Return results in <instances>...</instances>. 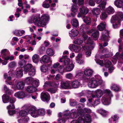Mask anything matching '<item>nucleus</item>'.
Wrapping results in <instances>:
<instances>
[{
	"label": "nucleus",
	"mask_w": 123,
	"mask_h": 123,
	"mask_svg": "<svg viewBox=\"0 0 123 123\" xmlns=\"http://www.w3.org/2000/svg\"><path fill=\"white\" fill-rule=\"evenodd\" d=\"M103 82L101 77L99 75H96L90 79L88 81V86L91 88H95L101 85Z\"/></svg>",
	"instance_id": "1"
},
{
	"label": "nucleus",
	"mask_w": 123,
	"mask_h": 123,
	"mask_svg": "<svg viewBox=\"0 0 123 123\" xmlns=\"http://www.w3.org/2000/svg\"><path fill=\"white\" fill-rule=\"evenodd\" d=\"M69 111H66L63 113H59L58 116L60 117L57 120L58 123H65L66 121L70 117L69 115Z\"/></svg>",
	"instance_id": "2"
},
{
	"label": "nucleus",
	"mask_w": 123,
	"mask_h": 123,
	"mask_svg": "<svg viewBox=\"0 0 123 123\" xmlns=\"http://www.w3.org/2000/svg\"><path fill=\"white\" fill-rule=\"evenodd\" d=\"M123 20V13L121 12H118L117 14L112 16L111 20V23L117 22L119 25H120V22Z\"/></svg>",
	"instance_id": "3"
},
{
	"label": "nucleus",
	"mask_w": 123,
	"mask_h": 123,
	"mask_svg": "<svg viewBox=\"0 0 123 123\" xmlns=\"http://www.w3.org/2000/svg\"><path fill=\"white\" fill-rule=\"evenodd\" d=\"M49 20V16L46 14H43L42 15L40 19V22L38 23V25L39 26L44 27L46 25L47 22Z\"/></svg>",
	"instance_id": "4"
},
{
	"label": "nucleus",
	"mask_w": 123,
	"mask_h": 123,
	"mask_svg": "<svg viewBox=\"0 0 123 123\" xmlns=\"http://www.w3.org/2000/svg\"><path fill=\"white\" fill-rule=\"evenodd\" d=\"M82 111L81 110H76V109H73L71 111L70 116V112L69 115L70 116L69 118H76L78 115H81L82 113H80Z\"/></svg>",
	"instance_id": "5"
},
{
	"label": "nucleus",
	"mask_w": 123,
	"mask_h": 123,
	"mask_svg": "<svg viewBox=\"0 0 123 123\" xmlns=\"http://www.w3.org/2000/svg\"><path fill=\"white\" fill-rule=\"evenodd\" d=\"M28 113L31 116L34 117H37L39 116L36 107L33 106H31L30 107Z\"/></svg>",
	"instance_id": "6"
},
{
	"label": "nucleus",
	"mask_w": 123,
	"mask_h": 123,
	"mask_svg": "<svg viewBox=\"0 0 123 123\" xmlns=\"http://www.w3.org/2000/svg\"><path fill=\"white\" fill-rule=\"evenodd\" d=\"M25 83L23 81L18 82L16 85H13L12 88L15 90H22L24 88Z\"/></svg>",
	"instance_id": "7"
},
{
	"label": "nucleus",
	"mask_w": 123,
	"mask_h": 123,
	"mask_svg": "<svg viewBox=\"0 0 123 123\" xmlns=\"http://www.w3.org/2000/svg\"><path fill=\"white\" fill-rule=\"evenodd\" d=\"M80 31L83 33L86 32L88 34H90L92 30L88 31L89 29L88 26H86L84 24H83L80 27Z\"/></svg>",
	"instance_id": "8"
},
{
	"label": "nucleus",
	"mask_w": 123,
	"mask_h": 123,
	"mask_svg": "<svg viewBox=\"0 0 123 123\" xmlns=\"http://www.w3.org/2000/svg\"><path fill=\"white\" fill-rule=\"evenodd\" d=\"M41 98L42 101L47 102L49 100L50 98L49 94L47 92H43L41 95Z\"/></svg>",
	"instance_id": "9"
},
{
	"label": "nucleus",
	"mask_w": 123,
	"mask_h": 123,
	"mask_svg": "<svg viewBox=\"0 0 123 123\" xmlns=\"http://www.w3.org/2000/svg\"><path fill=\"white\" fill-rule=\"evenodd\" d=\"M111 97L108 96L107 95L103 96L102 99V101L103 104L106 105H108L111 103Z\"/></svg>",
	"instance_id": "10"
},
{
	"label": "nucleus",
	"mask_w": 123,
	"mask_h": 123,
	"mask_svg": "<svg viewBox=\"0 0 123 123\" xmlns=\"http://www.w3.org/2000/svg\"><path fill=\"white\" fill-rule=\"evenodd\" d=\"M60 62H63V64L65 66L71 63L70 59L68 58L67 56H63L59 59Z\"/></svg>",
	"instance_id": "11"
},
{
	"label": "nucleus",
	"mask_w": 123,
	"mask_h": 123,
	"mask_svg": "<svg viewBox=\"0 0 123 123\" xmlns=\"http://www.w3.org/2000/svg\"><path fill=\"white\" fill-rule=\"evenodd\" d=\"M91 30H92V31L90 34H89L91 35L94 40H96L99 37L98 31L97 30H94L93 29H92Z\"/></svg>",
	"instance_id": "12"
},
{
	"label": "nucleus",
	"mask_w": 123,
	"mask_h": 123,
	"mask_svg": "<svg viewBox=\"0 0 123 123\" xmlns=\"http://www.w3.org/2000/svg\"><path fill=\"white\" fill-rule=\"evenodd\" d=\"M82 37L84 41L86 40V44H95L91 40L90 37H88L86 35L85 33H82Z\"/></svg>",
	"instance_id": "13"
},
{
	"label": "nucleus",
	"mask_w": 123,
	"mask_h": 123,
	"mask_svg": "<svg viewBox=\"0 0 123 123\" xmlns=\"http://www.w3.org/2000/svg\"><path fill=\"white\" fill-rule=\"evenodd\" d=\"M68 48L71 50L73 49L76 53L78 52L81 50V48L80 46H75L72 44H70Z\"/></svg>",
	"instance_id": "14"
},
{
	"label": "nucleus",
	"mask_w": 123,
	"mask_h": 123,
	"mask_svg": "<svg viewBox=\"0 0 123 123\" xmlns=\"http://www.w3.org/2000/svg\"><path fill=\"white\" fill-rule=\"evenodd\" d=\"M78 9V7L77 6L76 4H74L72 5L71 7V11L74 13H71V15L72 17H74L75 16L76 14L75 13L77 12Z\"/></svg>",
	"instance_id": "15"
},
{
	"label": "nucleus",
	"mask_w": 123,
	"mask_h": 123,
	"mask_svg": "<svg viewBox=\"0 0 123 123\" xmlns=\"http://www.w3.org/2000/svg\"><path fill=\"white\" fill-rule=\"evenodd\" d=\"M71 87L70 83L68 82H64L61 81V83L60 88L61 89H66Z\"/></svg>",
	"instance_id": "16"
},
{
	"label": "nucleus",
	"mask_w": 123,
	"mask_h": 123,
	"mask_svg": "<svg viewBox=\"0 0 123 123\" xmlns=\"http://www.w3.org/2000/svg\"><path fill=\"white\" fill-rule=\"evenodd\" d=\"M79 31L76 29H72L69 32V35L72 38L77 36L79 34Z\"/></svg>",
	"instance_id": "17"
},
{
	"label": "nucleus",
	"mask_w": 123,
	"mask_h": 123,
	"mask_svg": "<svg viewBox=\"0 0 123 123\" xmlns=\"http://www.w3.org/2000/svg\"><path fill=\"white\" fill-rule=\"evenodd\" d=\"M109 32L107 30L105 31L102 33L101 39L103 40L106 41L108 40V38L109 37Z\"/></svg>",
	"instance_id": "18"
},
{
	"label": "nucleus",
	"mask_w": 123,
	"mask_h": 123,
	"mask_svg": "<svg viewBox=\"0 0 123 123\" xmlns=\"http://www.w3.org/2000/svg\"><path fill=\"white\" fill-rule=\"evenodd\" d=\"M14 95L16 97L19 98H22L26 96L25 93L23 91L18 92L15 93Z\"/></svg>",
	"instance_id": "19"
},
{
	"label": "nucleus",
	"mask_w": 123,
	"mask_h": 123,
	"mask_svg": "<svg viewBox=\"0 0 123 123\" xmlns=\"http://www.w3.org/2000/svg\"><path fill=\"white\" fill-rule=\"evenodd\" d=\"M74 66V64L71 62L65 66V70L66 71H70L73 70Z\"/></svg>",
	"instance_id": "20"
},
{
	"label": "nucleus",
	"mask_w": 123,
	"mask_h": 123,
	"mask_svg": "<svg viewBox=\"0 0 123 123\" xmlns=\"http://www.w3.org/2000/svg\"><path fill=\"white\" fill-rule=\"evenodd\" d=\"M93 72V71L90 68H86L84 71V74L87 77L91 76Z\"/></svg>",
	"instance_id": "21"
},
{
	"label": "nucleus",
	"mask_w": 123,
	"mask_h": 123,
	"mask_svg": "<svg viewBox=\"0 0 123 123\" xmlns=\"http://www.w3.org/2000/svg\"><path fill=\"white\" fill-rule=\"evenodd\" d=\"M114 4L117 7L121 8L123 6V0H116Z\"/></svg>",
	"instance_id": "22"
},
{
	"label": "nucleus",
	"mask_w": 123,
	"mask_h": 123,
	"mask_svg": "<svg viewBox=\"0 0 123 123\" xmlns=\"http://www.w3.org/2000/svg\"><path fill=\"white\" fill-rule=\"evenodd\" d=\"M72 87L74 88H78L80 86V83L77 80H74L71 82L70 83Z\"/></svg>",
	"instance_id": "23"
},
{
	"label": "nucleus",
	"mask_w": 123,
	"mask_h": 123,
	"mask_svg": "<svg viewBox=\"0 0 123 123\" xmlns=\"http://www.w3.org/2000/svg\"><path fill=\"white\" fill-rule=\"evenodd\" d=\"M40 56L37 54L34 55L32 56V61L35 63H37L40 60Z\"/></svg>",
	"instance_id": "24"
},
{
	"label": "nucleus",
	"mask_w": 123,
	"mask_h": 123,
	"mask_svg": "<svg viewBox=\"0 0 123 123\" xmlns=\"http://www.w3.org/2000/svg\"><path fill=\"white\" fill-rule=\"evenodd\" d=\"M36 88L34 87L31 86H28L26 89V91L30 93H32L36 91Z\"/></svg>",
	"instance_id": "25"
},
{
	"label": "nucleus",
	"mask_w": 123,
	"mask_h": 123,
	"mask_svg": "<svg viewBox=\"0 0 123 123\" xmlns=\"http://www.w3.org/2000/svg\"><path fill=\"white\" fill-rule=\"evenodd\" d=\"M80 12L84 14H86L88 12V10L87 8L85 6L80 7L79 9Z\"/></svg>",
	"instance_id": "26"
},
{
	"label": "nucleus",
	"mask_w": 123,
	"mask_h": 123,
	"mask_svg": "<svg viewBox=\"0 0 123 123\" xmlns=\"http://www.w3.org/2000/svg\"><path fill=\"white\" fill-rule=\"evenodd\" d=\"M106 25V23L105 22H102L97 26V28L100 31H102L105 29Z\"/></svg>",
	"instance_id": "27"
},
{
	"label": "nucleus",
	"mask_w": 123,
	"mask_h": 123,
	"mask_svg": "<svg viewBox=\"0 0 123 123\" xmlns=\"http://www.w3.org/2000/svg\"><path fill=\"white\" fill-rule=\"evenodd\" d=\"M101 12L100 9L98 8H94L92 10V13L93 15L97 16L99 15Z\"/></svg>",
	"instance_id": "28"
},
{
	"label": "nucleus",
	"mask_w": 123,
	"mask_h": 123,
	"mask_svg": "<svg viewBox=\"0 0 123 123\" xmlns=\"http://www.w3.org/2000/svg\"><path fill=\"white\" fill-rule=\"evenodd\" d=\"M71 123H85V121L84 118L79 117L77 120L72 121Z\"/></svg>",
	"instance_id": "29"
},
{
	"label": "nucleus",
	"mask_w": 123,
	"mask_h": 123,
	"mask_svg": "<svg viewBox=\"0 0 123 123\" xmlns=\"http://www.w3.org/2000/svg\"><path fill=\"white\" fill-rule=\"evenodd\" d=\"M71 23L72 26L75 27H78L79 25V22L78 20L76 18L71 20Z\"/></svg>",
	"instance_id": "30"
},
{
	"label": "nucleus",
	"mask_w": 123,
	"mask_h": 123,
	"mask_svg": "<svg viewBox=\"0 0 123 123\" xmlns=\"http://www.w3.org/2000/svg\"><path fill=\"white\" fill-rule=\"evenodd\" d=\"M81 54H79L76 57L75 59L77 62L80 64H81L83 62V61L81 58Z\"/></svg>",
	"instance_id": "31"
},
{
	"label": "nucleus",
	"mask_w": 123,
	"mask_h": 123,
	"mask_svg": "<svg viewBox=\"0 0 123 123\" xmlns=\"http://www.w3.org/2000/svg\"><path fill=\"white\" fill-rule=\"evenodd\" d=\"M96 96L98 98L101 97L103 95V91L100 89H98L95 91Z\"/></svg>",
	"instance_id": "32"
},
{
	"label": "nucleus",
	"mask_w": 123,
	"mask_h": 123,
	"mask_svg": "<svg viewBox=\"0 0 123 123\" xmlns=\"http://www.w3.org/2000/svg\"><path fill=\"white\" fill-rule=\"evenodd\" d=\"M7 76L6 74H4V78L5 79H7L6 80V81L5 82H6V84H9L10 85H12L13 83L12 82H8V81L11 80L12 79V77H11L8 76L7 77Z\"/></svg>",
	"instance_id": "33"
},
{
	"label": "nucleus",
	"mask_w": 123,
	"mask_h": 123,
	"mask_svg": "<svg viewBox=\"0 0 123 123\" xmlns=\"http://www.w3.org/2000/svg\"><path fill=\"white\" fill-rule=\"evenodd\" d=\"M25 32V31L23 30H16L14 31V33L16 36H22Z\"/></svg>",
	"instance_id": "34"
},
{
	"label": "nucleus",
	"mask_w": 123,
	"mask_h": 123,
	"mask_svg": "<svg viewBox=\"0 0 123 123\" xmlns=\"http://www.w3.org/2000/svg\"><path fill=\"white\" fill-rule=\"evenodd\" d=\"M106 4V1H103L98 5V6L101 10H103L105 9Z\"/></svg>",
	"instance_id": "35"
},
{
	"label": "nucleus",
	"mask_w": 123,
	"mask_h": 123,
	"mask_svg": "<svg viewBox=\"0 0 123 123\" xmlns=\"http://www.w3.org/2000/svg\"><path fill=\"white\" fill-rule=\"evenodd\" d=\"M38 111L39 116H43L45 114L46 111L44 109L41 108L38 109Z\"/></svg>",
	"instance_id": "36"
},
{
	"label": "nucleus",
	"mask_w": 123,
	"mask_h": 123,
	"mask_svg": "<svg viewBox=\"0 0 123 123\" xmlns=\"http://www.w3.org/2000/svg\"><path fill=\"white\" fill-rule=\"evenodd\" d=\"M2 100L4 103H6L8 102L9 99V97L6 94H4L2 97Z\"/></svg>",
	"instance_id": "37"
},
{
	"label": "nucleus",
	"mask_w": 123,
	"mask_h": 123,
	"mask_svg": "<svg viewBox=\"0 0 123 123\" xmlns=\"http://www.w3.org/2000/svg\"><path fill=\"white\" fill-rule=\"evenodd\" d=\"M49 60V57L47 55H45L43 56L42 57V60L40 61L41 63H42V61L43 62L47 63Z\"/></svg>",
	"instance_id": "38"
},
{
	"label": "nucleus",
	"mask_w": 123,
	"mask_h": 123,
	"mask_svg": "<svg viewBox=\"0 0 123 123\" xmlns=\"http://www.w3.org/2000/svg\"><path fill=\"white\" fill-rule=\"evenodd\" d=\"M17 76L18 77H21L23 75L22 70L21 68H17L16 69Z\"/></svg>",
	"instance_id": "39"
},
{
	"label": "nucleus",
	"mask_w": 123,
	"mask_h": 123,
	"mask_svg": "<svg viewBox=\"0 0 123 123\" xmlns=\"http://www.w3.org/2000/svg\"><path fill=\"white\" fill-rule=\"evenodd\" d=\"M33 86L36 87L38 86L39 85V80L36 78H34L32 84Z\"/></svg>",
	"instance_id": "40"
},
{
	"label": "nucleus",
	"mask_w": 123,
	"mask_h": 123,
	"mask_svg": "<svg viewBox=\"0 0 123 123\" xmlns=\"http://www.w3.org/2000/svg\"><path fill=\"white\" fill-rule=\"evenodd\" d=\"M106 11L108 14H111L114 13V10L112 7L110 6L106 8Z\"/></svg>",
	"instance_id": "41"
},
{
	"label": "nucleus",
	"mask_w": 123,
	"mask_h": 123,
	"mask_svg": "<svg viewBox=\"0 0 123 123\" xmlns=\"http://www.w3.org/2000/svg\"><path fill=\"white\" fill-rule=\"evenodd\" d=\"M85 121L87 123H91V117L89 115H86L84 117Z\"/></svg>",
	"instance_id": "42"
},
{
	"label": "nucleus",
	"mask_w": 123,
	"mask_h": 123,
	"mask_svg": "<svg viewBox=\"0 0 123 123\" xmlns=\"http://www.w3.org/2000/svg\"><path fill=\"white\" fill-rule=\"evenodd\" d=\"M47 54L49 56H53L55 53L53 50L51 48H48L46 50Z\"/></svg>",
	"instance_id": "43"
},
{
	"label": "nucleus",
	"mask_w": 123,
	"mask_h": 123,
	"mask_svg": "<svg viewBox=\"0 0 123 123\" xmlns=\"http://www.w3.org/2000/svg\"><path fill=\"white\" fill-rule=\"evenodd\" d=\"M84 21L87 25H90L91 24V21L90 18L89 17H86L84 19Z\"/></svg>",
	"instance_id": "44"
},
{
	"label": "nucleus",
	"mask_w": 123,
	"mask_h": 123,
	"mask_svg": "<svg viewBox=\"0 0 123 123\" xmlns=\"http://www.w3.org/2000/svg\"><path fill=\"white\" fill-rule=\"evenodd\" d=\"M32 66L31 64H27L24 68V71L25 72H27L29 71L31 69Z\"/></svg>",
	"instance_id": "45"
},
{
	"label": "nucleus",
	"mask_w": 123,
	"mask_h": 123,
	"mask_svg": "<svg viewBox=\"0 0 123 123\" xmlns=\"http://www.w3.org/2000/svg\"><path fill=\"white\" fill-rule=\"evenodd\" d=\"M26 62L25 61L24 59H23L22 60H20L18 63L19 66L21 68L24 67L26 65Z\"/></svg>",
	"instance_id": "46"
},
{
	"label": "nucleus",
	"mask_w": 123,
	"mask_h": 123,
	"mask_svg": "<svg viewBox=\"0 0 123 123\" xmlns=\"http://www.w3.org/2000/svg\"><path fill=\"white\" fill-rule=\"evenodd\" d=\"M92 47H91V48H90L89 50L86 51V57H89L90 56L91 52V50L95 46V44H92Z\"/></svg>",
	"instance_id": "47"
},
{
	"label": "nucleus",
	"mask_w": 123,
	"mask_h": 123,
	"mask_svg": "<svg viewBox=\"0 0 123 123\" xmlns=\"http://www.w3.org/2000/svg\"><path fill=\"white\" fill-rule=\"evenodd\" d=\"M103 92L107 94L108 96H109L110 97H111L112 96V94L110 90L108 89H106L104 90L103 91Z\"/></svg>",
	"instance_id": "48"
},
{
	"label": "nucleus",
	"mask_w": 123,
	"mask_h": 123,
	"mask_svg": "<svg viewBox=\"0 0 123 123\" xmlns=\"http://www.w3.org/2000/svg\"><path fill=\"white\" fill-rule=\"evenodd\" d=\"M34 79L31 77H27L25 79V81L28 84H32Z\"/></svg>",
	"instance_id": "49"
},
{
	"label": "nucleus",
	"mask_w": 123,
	"mask_h": 123,
	"mask_svg": "<svg viewBox=\"0 0 123 123\" xmlns=\"http://www.w3.org/2000/svg\"><path fill=\"white\" fill-rule=\"evenodd\" d=\"M17 114L21 116H24L26 115L27 113L25 110H21Z\"/></svg>",
	"instance_id": "50"
},
{
	"label": "nucleus",
	"mask_w": 123,
	"mask_h": 123,
	"mask_svg": "<svg viewBox=\"0 0 123 123\" xmlns=\"http://www.w3.org/2000/svg\"><path fill=\"white\" fill-rule=\"evenodd\" d=\"M36 72V71L35 69L31 68L28 74L30 76H33L35 74Z\"/></svg>",
	"instance_id": "51"
},
{
	"label": "nucleus",
	"mask_w": 123,
	"mask_h": 123,
	"mask_svg": "<svg viewBox=\"0 0 123 123\" xmlns=\"http://www.w3.org/2000/svg\"><path fill=\"white\" fill-rule=\"evenodd\" d=\"M7 52V50L6 49H4L2 50L1 52L2 58L4 59V57H5L6 54Z\"/></svg>",
	"instance_id": "52"
},
{
	"label": "nucleus",
	"mask_w": 123,
	"mask_h": 123,
	"mask_svg": "<svg viewBox=\"0 0 123 123\" xmlns=\"http://www.w3.org/2000/svg\"><path fill=\"white\" fill-rule=\"evenodd\" d=\"M41 69L42 72L44 73L47 72L48 70V67L45 65L42 66L41 67Z\"/></svg>",
	"instance_id": "53"
},
{
	"label": "nucleus",
	"mask_w": 123,
	"mask_h": 123,
	"mask_svg": "<svg viewBox=\"0 0 123 123\" xmlns=\"http://www.w3.org/2000/svg\"><path fill=\"white\" fill-rule=\"evenodd\" d=\"M33 22L35 23V25L38 26H39L38 24V23L40 22V20L38 21V19L36 16H34L33 18Z\"/></svg>",
	"instance_id": "54"
},
{
	"label": "nucleus",
	"mask_w": 123,
	"mask_h": 123,
	"mask_svg": "<svg viewBox=\"0 0 123 123\" xmlns=\"http://www.w3.org/2000/svg\"><path fill=\"white\" fill-rule=\"evenodd\" d=\"M80 110H82L81 112H80V113H82L81 114V115H82L85 112L90 113L91 112V110L90 109L86 108H84L83 109H80Z\"/></svg>",
	"instance_id": "55"
},
{
	"label": "nucleus",
	"mask_w": 123,
	"mask_h": 123,
	"mask_svg": "<svg viewBox=\"0 0 123 123\" xmlns=\"http://www.w3.org/2000/svg\"><path fill=\"white\" fill-rule=\"evenodd\" d=\"M82 40L80 39H78L75 40L73 42V43L76 44L78 45H80L82 44L83 43Z\"/></svg>",
	"instance_id": "56"
},
{
	"label": "nucleus",
	"mask_w": 123,
	"mask_h": 123,
	"mask_svg": "<svg viewBox=\"0 0 123 123\" xmlns=\"http://www.w3.org/2000/svg\"><path fill=\"white\" fill-rule=\"evenodd\" d=\"M83 75V72L81 71H79L76 73L75 77L77 78H80Z\"/></svg>",
	"instance_id": "57"
},
{
	"label": "nucleus",
	"mask_w": 123,
	"mask_h": 123,
	"mask_svg": "<svg viewBox=\"0 0 123 123\" xmlns=\"http://www.w3.org/2000/svg\"><path fill=\"white\" fill-rule=\"evenodd\" d=\"M16 62L14 61H12L10 62L9 64L8 67L11 68H14L17 66Z\"/></svg>",
	"instance_id": "58"
},
{
	"label": "nucleus",
	"mask_w": 123,
	"mask_h": 123,
	"mask_svg": "<svg viewBox=\"0 0 123 123\" xmlns=\"http://www.w3.org/2000/svg\"><path fill=\"white\" fill-rule=\"evenodd\" d=\"M107 17V15L106 13V12H103L100 16L101 18L103 20L106 18Z\"/></svg>",
	"instance_id": "59"
},
{
	"label": "nucleus",
	"mask_w": 123,
	"mask_h": 123,
	"mask_svg": "<svg viewBox=\"0 0 123 123\" xmlns=\"http://www.w3.org/2000/svg\"><path fill=\"white\" fill-rule=\"evenodd\" d=\"M111 89L115 91H118L119 90V88L117 85H116L113 84L111 86Z\"/></svg>",
	"instance_id": "60"
},
{
	"label": "nucleus",
	"mask_w": 123,
	"mask_h": 123,
	"mask_svg": "<svg viewBox=\"0 0 123 123\" xmlns=\"http://www.w3.org/2000/svg\"><path fill=\"white\" fill-rule=\"evenodd\" d=\"M31 106H29L27 105H23L21 108V110H28V111L30 109V107Z\"/></svg>",
	"instance_id": "61"
},
{
	"label": "nucleus",
	"mask_w": 123,
	"mask_h": 123,
	"mask_svg": "<svg viewBox=\"0 0 123 123\" xmlns=\"http://www.w3.org/2000/svg\"><path fill=\"white\" fill-rule=\"evenodd\" d=\"M4 59L6 60H9L11 61L14 60V57L12 55L6 56L5 57H4Z\"/></svg>",
	"instance_id": "62"
},
{
	"label": "nucleus",
	"mask_w": 123,
	"mask_h": 123,
	"mask_svg": "<svg viewBox=\"0 0 123 123\" xmlns=\"http://www.w3.org/2000/svg\"><path fill=\"white\" fill-rule=\"evenodd\" d=\"M4 90L6 91V92L7 94H10L12 92V90H9V88L6 85L4 86Z\"/></svg>",
	"instance_id": "63"
},
{
	"label": "nucleus",
	"mask_w": 123,
	"mask_h": 123,
	"mask_svg": "<svg viewBox=\"0 0 123 123\" xmlns=\"http://www.w3.org/2000/svg\"><path fill=\"white\" fill-rule=\"evenodd\" d=\"M111 62L108 60H106L105 61V65L106 67H109L111 64Z\"/></svg>",
	"instance_id": "64"
}]
</instances>
